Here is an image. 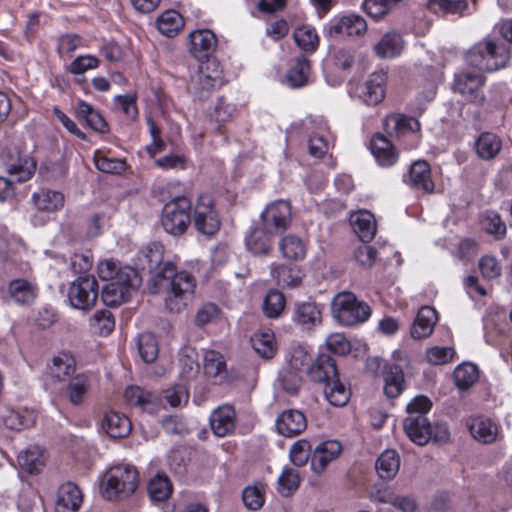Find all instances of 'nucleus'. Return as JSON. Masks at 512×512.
Listing matches in <instances>:
<instances>
[{
    "label": "nucleus",
    "instance_id": "nucleus-1",
    "mask_svg": "<svg viewBox=\"0 0 512 512\" xmlns=\"http://www.w3.org/2000/svg\"><path fill=\"white\" fill-rule=\"evenodd\" d=\"M162 246L152 244L143 251V258L150 270L154 269L150 290L163 297L165 308L172 313H179L186 308L195 290L194 278L185 271L178 272L176 266L162 261Z\"/></svg>",
    "mask_w": 512,
    "mask_h": 512
},
{
    "label": "nucleus",
    "instance_id": "nucleus-2",
    "mask_svg": "<svg viewBox=\"0 0 512 512\" xmlns=\"http://www.w3.org/2000/svg\"><path fill=\"white\" fill-rule=\"evenodd\" d=\"M510 58V49L491 38H484L475 43L465 54L468 65L485 72L505 68Z\"/></svg>",
    "mask_w": 512,
    "mask_h": 512
},
{
    "label": "nucleus",
    "instance_id": "nucleus-3",
    "mask_svg": "<svg viewBox=\"0 0 512 512\" xmlns=\"http://www.w3.org/2000/svg\"><path fill=\"white\" fill-rule=\"evenodd\" d=\"M431 400L418 395L407 405V417L403 421V428L408 438L419 446H423L432 439L433 429L426 414L431 410Z\"/></svg>",
    "mask_w": 512,
    "mask_h": 512
},
{
    "label": "nucleus",
    "instance_id": "nucleus-4",
    "mask_svg": "<svg viewBox=\"0 0 512 512\" xmlns=\"http://www.w3.org/2000/svg\"><path fill=\"white\" fill-rule=\"evenodd\" d=\"M138 472L127 464L111 467L101 482V494L107 500L128 497L137 488Z\"/></svg>",
    "mask_w": 512,
    "mask_h": 512
},
{
    "label": "nucleus",
    "instance_id": "nucleus-5",
    "mask_svg": "<svg viewBox=\"0 0 512 512\" xmlns=\"http://www.w3.org/2000/svg\"><path fill=\"white\" fill-rule=\"evenodd\" d=\"M331 314L342 325L353 326L363 323L371 316V308L349 291L336 294L331 302Z\"/></svg>",
    "mask_w": 512,
    "mask_h": 512
},
{
    "label": "nucleus",
    "instance_id": "nucleus-6",
    "mask_svg": "<svg viewBox=\"0 0 512 512\" xmlns=\"http://www.w3.org/2000/svg\"><path fill=\"white\" fill-rule=\"evenodd\" d=\"M8 178L0 176V200H5L14 195V183L29 180L36 169L34 160L28 155L19 152L9 155L5 161Z\"/></svg>",
    "mask_w": 512,
    "mask_h": 512
},
{
    "label": "nucleus",
    "instance_id": "nucleus-7",
    "mask_svg": "<svg viewBox=\"0 0 512 512\" xmlns=\"http://www.w3.org/2000/svg\"><path fill=\"white\" fill-rule=\"evenodd\" d=\"M191 202L186 197H176L166 203L161 223L164 230L174 236L183 234L191 223Z\"/></svg>",
    "mask_w": 512,
    "mask_h": 512
},
{
    "label": "nucleus",
    "instance_id": "nucleus-8",
    "mask_svg": "<svg viewBox=\"0 0 512 512\" xmlns=\"http://www.w3.org/2000/svg\"><path fill=\"white\" fill-rule=\"evenodd\" d=\"M138 273L135 269L125 266L118 280L108 281L102 288V301L106 306H117L129 298L130 291L139 285Z\"/></svg>",
    "mask_w": 512,
    "mask_h": 512
},
{
    "label": "nucleus",
    "instance_id": "nucleus-9",
    "mask_svg": "<svg viewBox=\"0 0 512 512\" xmlns=\"http://www.w3.org/2000/svg\"><path fill=\"white\" fill-rule=\"evenodd\" d=\"M98 290V282L94 277H78L70 284L68 289L69 303L75 309L90 310L96 304Z\"/></svg>",
    "mask_w": 512,
    "mask_h": 512
},
{
    "label": "nucleus",
    "instance_id": "nucleus-10",
    "mask_svg": "<svg viewBox=\"0 0 512 512\" xmlns=\"http://www.w3.org/2000/svg\"><path fill=\"white\" fill-rule=\"evenodd\" d=\"M291 205L285 200H276L266 206L260 215L265 231L278 235L288 229L291 223Z\"/></svg>",
    "mask_w": 512,
    "mask_h": 512
},
{
    "label": "nucleus",
    "instance_id": "nucleus-11",
    "mask_svg": "<svg viewBox=\"0 0 512 512\" xmlns=\"http://www.w3.org/2000/svg\"><path fill=\"white\" fill-rule=\"evenodd\" d=\"M194 225L205 235H214L220 228L218 213L214 201L208 194L200 195L194 209Z\"/></svg>",
    "mask_w": 512,
    "mask_h": 512
},
{
    "label": "nucleus",
    "instance_id": "nucleus-12",
    "mask_svg": "<svg viewBox=\"0 0 512 512\" xmlns=\"http://www.w3.org/2000/svg\"><path fill=\"white\" fill-rule=\"evenodd\" d=\"M485 77L476 72H460L455 75L454 90L460 93L467 101L475 104H483L485 96L482 87Z\"/></svg>",
    "mask_w": 512,
    "mask_h": 512
},
{
    "label": "nucleus",
    "instance_id": "nucleus-13",
    "mask_svg": "<svg viewBox=\"0 0 512 512\" xmlns=\"http://www.w3.org/2000/svg\"><path fill=\"white\" fill-rule=\"evenodd\" d=\"M367 29L363 17L355 14L345 15L330 22L327 33L331 37L359 36Z\"/></svg>",
    "mask_w": 512,
    "mask_h": 512
},
{
    "label": "nucleus",
    "instance_id": "nucleus-14",
    "mask_svg": "<svg viewBox=\"0 0 512 512\" xmlns=\"http://www.w3.org/2000/svg\"><path fill=\"white\" fill-rule=\"evenodd\" d=\"M277 432L284 437H296L307 427V419L303 412L288 409L278 415L275 421Z\"/></svg>",
    "mask_w": 512,
    "mask_h": 512
},
{
    "label": "nucleus",
    "instance_id": "nucleus-15",
    "mask_svg": "<svg viewBox=\"0 0 512 512\" xmlns=\"http://www.w3.org/2000/svg\"><path fill=\"white\" fill-rule=\"evenodd\" d=\"M216 45V36L208 29L196 30L189 35V52L200 61L207 60L215 51Z\"/></svg>",
    "mask_w": 512,
    "mask_h": 512
},
{
    "label": "nucleus",
    "instance_id": "nucleus-16",
    "mask_svg": "<svg viewBox=\"0 0 512 512\" xmlns=\"http://www.w3.org/2000/svg\"><path fill=\"white\" fill-rule=\"evenodd\" d=\"M292 321L302 331H310L321 323V309L314 302L296 303L293 310Z\"/></svg>",
    "mask_w": 512,
    "mask_h": 512
},
{
    "label": "nucleus",
    "instance_id": "nucleus-17",
    "mask_svg": "<svg viewBox=\"0 0 512 512\" xmlns=\"http://www.w3.org/2000/svg\"><path fill=\"white\" fill-rule=\"evenodd\" d=\"M341 452V445L334 440L319 443L311 454V469L316 474L323 473L328 464L335 460Z\"/></svg>",
    "mask_w": 512,
    "mask_h": 512
},
{
    "label": "nucleus",
    "instance_id": "nucleus-18",
    "mask_svg": "<svg viewBox=\"0 0 512 512\" xmlns=\"http://www.w3.org/2000/svg\"><path fill=\"white\" fill-rule=\"evenodd\" d=\"M209 64L192 77L189 89L200 99L208 97L209 93L222 85L221 72L216 71L213 75L208 72Z\"/></svg>",
    "mask_w": 512,
    "mask_h": 512
},
{
    "label": "nucleus",
    "instance_id": "nucleus-19",
    "mask_svg": "<svg viewBox=\"0 0 512 512\" xmlns=\"http://www.w3.org/2000/svg\"><path fill=\"white\" fill-rule=\"evenodd\" d=\"M387 75L385 72H374L361 88L360 98L367 105H377L385 97Z\"/></svg>",
    "mask_w": 512,
    "mask_h": 512
},
{
    "label": "nucleus",
    "instance_id": "nucleus-20",
    "mask_svg": "<svg viewBox=\"0 0 512 512\" xmlns=\"http://www.w3.org/2000/svg\"><path fill=\"white\" fill-rule=\"evenodd\" d=\"M307 374L312 381L325 384L338 375L335 360L329 354H320L311 362Z\"/></svg>",
    "mask_w": 512,
    "mask_h": 512
},
{
    "label": "nucleus",
    "instance_id": "nucleus-21",
    "mask_svg": "<svg viewBox=\"0 0 512 512\" xmlns=\"http://www.w3.org/2000/svg\"><path fill=\"white\" fill-rule=\"evenodd\" d=\"M83 501L79 487L73 482L63 483L58 489L56 509L58 512H76Z\"/></svg>",
    "mask_w": 512,
    "mask_h": 512
},
{
    "label": "nucleus",
    "instance_id": "nucleus-22",
    "mask_svg": "<svg viewBox=\"0 0 512 512\" xmlns=\"http://www.w3.org/2000/svg\"><path fill=\"white\" fill-rule=\"evenodd\" d=\"M235 410L232 406L226 404L218 407L210 416V426L213 433L219 437H224L232 433L235 429Z\"/></svg>",
    "mask_w": 512,
    "mask_h": 512
},
{
    "label": "nucleus",
    "instance_id": "nucleus-23",
    "mask_svg": "<svg viewBox=\"0 0 512 512\" xmlns=\"http://www.w3.org/2000/svg\"><path fill=\"white\" fill-rule=\"evenodd\" d=\"M31 201L36 210L52 213L63 207L64 195L57 190L41 188L32 194Z\"/></svg>",
    "mask_w": 512,
    "mask_h": 512
},
{
    "label": "nucleus",
    "instance_id": "nucleus-24",
    "mask_svg": "<svg viewBox=\"0 0 512 512\" xmlns=\"http://www.w3.org/2000/svg\"><path fill=\"white\" fill-rule=\"evenodd\" d=\"M410 186L426 193L434 191L430 166L426 161H415L411 166L406 180Z\"/></svg>",
    "mask_w": 512,
    "mask_h": 512
},
{
    "label": "nucleus",
    "instance_id": "nucleus-25",
    "mask_svg": "<svg viewBox=\"0 0 512 512\" xmlns=\"http://www.w3.org/2000/svg\"><path fill=\"white\" fill-rule=\"evenodd\" d=\"M350 223L362 242L371 241L376 234V221L369 211L362 210L351 214Z\"/></svg>",
    "mask_w": 512,
    "mask_h": 512
},
{
    "label": "nucleus",
    "instance_id": "nucleus-26",
    "mask_svg": "<svg viewBox=\"0 0 512 512\" xmlns=\"http://www.w3.org/2000/svg\"><path fill=\"white\" fill-rule=\"evenodd\" d=\"M437 322V312L429 306L422 307L411 327V336L414 339H423L431 335Z\"/></svg>",
    "mask_w": 512,
    "mask_h": 512
},
{
    "label": "nucleus",
    "instance_id": "nucleus-27",
    "mask_svg": "<svg viewBox=\"0 0 512 512\" xmlns=\"http://www.w3.org/2000/svg\"><path fill=\"white\" fill-rule=\"evenodd\" d=\"M102 428L111 438H123L131 432L132 424L126 415L110 411L103 418Z\"/></svg>",
    "mask_w": 512,
    "mask_h": 512
},
{
    "label": "nucleus",
    "instance_id": "nucleus-28",
    "mask_svg": "<svg viewBox=\"0 0 512 512\" xmlns=\"http://www.w3.org/2000/svg\"><path fill=\"white\" fill-rule=\"evenodd\" d=\"M467 427L473 438L483 444H490L497 439L498 427L488 418H473L467 424Z\"/></svg>",
    "mask_w": 512,
    "mask_h": 512
},
{
    "label": "nucleus",
    "instance_id": "nucleus-29",
    "mask_svg": "<svg viewBox=\"0 0 512 512\" xmlns=\"http://www.w3.org/2000/svg\"><path fill=\"white\" fill-rule=\"evenodd\" d=\"M371 152L377 162L384 167L392 166L398 158L390 140L382 134H376L371 140Z\"/></svg>",
    "mask_w": 512,
    "mask_h": 512
},
{
    "label": "nucleus",
    "instance_id": "nucleus-30",
    "mask_svg": "<svg viewBox=\"0 0 512 512\" xmlns=\"http://www.w3.org/2000/svg\"><path fill=\"white\" fill-rule=\"evenodd\" d=\"M75 371V360L69 354H59L53 357L52 362L47 367V377L52 382L64 381Z\"/></svg>",
    "mask_w": 512,
    "mask_h": 512
},
{
    "label": "nucleus",
    "instance_id": "nucleus-31",
    "mask_svg": "<svg viewBox=\"0 0 512 512\" xmlns=\"http://www.w3.org/2000/svg\"><path fill=\"white\" fill-rule=\"evenodd\" d=\"M10 298L18 305H31L36 298L37 289L29 281L18 278L12 280L8 285Z\"/></svg>",
    "mask_w": 512,
    "mask_h": 512
},
{
    "label": "nucleus",
    "instance_id": "nucleus-32",
    "mask_svg": "<svg viewBox=\"0 0 512 512\" xmlns=\"http://www.w3.org/2000/svg\"><path fill=\"white\" fill-rule=\"evenodd\" d=\"M204 372L214 379L215 383H222L227 377L226 362L221 353L215 350L204 352Z\"/></svg>",
    "mask_w": 512,
    "mask_h": 512
},
{
    "label": "nucleus",
    "instance_id": "nucleus-33",
    "mask_svg": "<svg viewBox=\"0 0 512 512\" xmlns=\"http://www.w3.org/2000/svg\"><path fill=\"white\" fill-rule=\"evenodd\" d=\"M78 119L83 120L94 131L99 133L108 132V124L103 116L92 105L85 101H79L75 108Z\"/></svg>",
    "mask_w": 512,
    "mask_h": 512
},
{
    "label": "nucleus",
    "instance_id": "nucleus-34",
    "mask_svg": "<svg viewBox=\"0 0 512 512\" xmlns=\"http://www.w3.org/2000/svg\"><path fill=\"white\" fill-rule=\"evenodd\" d=\"M384 393L389 398H396L403 392L404 373L400 366L387 364L383 371Z\"/></svg>",
    "mask_w": 512,
    "mask_h": 512
},
{
    "label": "nucleus",
    "instance_id": "nucleus-35",
    "mask_svg": "<svg viewBox=\"0 0 512 512\" xmlns=\"http://www.w3.org/2000/svg\"><path fill=\"white\" fill-rule=\"evenodd\" d=\"M403 47L402 36L396 32H388L375 45L374 51L381 58H394L400 55Z\"/></svg>",
    "mask_w": 512,
    "mask_h": 512
},
{
    "label": "nucleus",
    "instance_id": "nucleus-36",
    "mask_svg": "<svg viewBox=\"0 0 512 512\" xmlns=\"http://www.w3.org/2000/svg\"><path fill=\"white\" fill-rule=\"evenodd\" d=\"M274 235L266 232L263 226L255 228L245 240L246 247L254 255H267L271 251V237Z\"/></svg>",
    "mask_w": 512,
    "mask_h": 512
},
{
    "label": "nucleus",
    "instance_id": "nucleus-37",
    "mask_svg": "<svg viewBox=\"0 0 512 512\" xmlns=\"http://www.w3.org/2000/svg\"><path fill=\"white\" fill-rule=\"evenodd\" d=\"M476 153L483 160L494 159L502 148L501 139L489 132L482 133L475 142Z\"/></svg>",
    "mask_w": 512,
    "mask_h": 512
},
{
    "label": "nucleus",
    "instance_id": "nucleus-38",
    "mask_svg": "<svg viewBox=\"0 0 512 512\" xmlns=\"http://www.w3.org/2000/svg\"><path fill=\"white\" fill-rule=\"evenodd\" d=\"M255 352L264 359H271L277 351L275 335L271 330L259 331L251 337Z\"/></svg>",
    "mask_w": 512,
    "mask_h": 512
},
{
    "label": "nucleus",
    "instance_id": "nucleus-39",
    "mask_svg": "<svg viewBox=\"0 0 512 512\" xmlns=\"http://www.w3.org/2000/svg\"><path fill=\"white\" fill-rule=\"evenodd\" d=\"M385 125L388 134L397 136L415 133L420 129L417 119L405 115H390L386 118Z\"/></svg>",
    "mask_w": 512,
    "mask_h": 512
},
{
    "label": "nucleus",
    "instance_id": "nucleus-40",
    "mask_svg": "<svg viewBox=\"0 0 512 512\" xmlns=\"http://www.w3.org/2000/svg\"><path fill=\"white\" fill-rule=\"evenodd\" d=\"M400 468V457L395 450H385L376 461V471L382 479H392Z\"/></svg>",
    "mask_w": 512,
    "mask_h": 512
},
{
    "label": "nucleus",
    "instance_id": "nucleus-41",
    "mask_svg": "<svg viewBox=\"0 0 512 512\" xmlns=\"http://www.w3.org/2000/svg\"><path fill=\"white\" fill-rule=\"evenodd\" d=\"M427 8L434 14L462 16L468 9L467 0H428Z\"/></svg>",
    "mask_w": 512,
    "mask_h": 512
},
{
    "label": "nucleus",
    "instance_id": "nucleus-42",
    "mask_svg": "<svg viewBox=\"0 0 512 512\" xmlns=\"http://www.w3.org/2000/svg\"><path fill=\"white\" fill-rule=\"evenodd\" d=\"M17 460L18 464L29 473H38L45 464L43 451L38 446L21 451Z\"/></svg>",
    "mask_w": 512,
    "mask_h": 512
},
{
    "label": "nucleus",
    "instance_id": "nucleus-43",
    "mask_svg": "<svg viewBox=\"0 0 512 512\" xmlns=\"http://www.w3.org/2000/svg\"><path fill=\"white\" fill-rule=\"evenodd\" d=\"M90 380L85 374L73 377L66 388V395L73 405H80L90 390Z\"/></svg>",
    "mask_w": 512,
    "mask_h": 512
},
{
    "label": "nucleus",
    "instance_id": "nucleus-44",
    "mask_svg": "<svg viewBox=\"0 0 512 512\" xmlns=\"http://www.w3.org/2000/svg\"><path fill=\"white\" fill-rule=\"evenodd\" d=\"M184 25L182 16L175 10L162 13L157 19L159 32L167 37H174Z\"/></svg>",
    "mask_w": 512,
    "mask_h": 512
},
{
    "label": "nucleus",
    "instance_id": "nucleus-45",
    "mask_svg": "<svg viewBox=\"0 0 512 512\" xmlns=\"http://www.w3.org/2000/svg\"><path fill=\"white\" fill-rule=\"evenodd\" d=\"M324 395L330 404L344 406L350 399V391L342 384L337 377L324 384Z\"/></svg>",
    "mask_w": 512,
    "mask_h": 512
},
{
    "label": "nucleus",
    "instance_id": "nucleus-46",
    "mask_svg": "<svg viewBox=\"0 0 512 512\" xmlns=\"http://www.w3.org/2000/svg\"><path fill=\"white\" fill-rule=\"evenodd\" d=\"M279 250L287 260L298 261L305 257L306 249L303 241L295 235H287L281 239Z\"/></svg>",
    "mask_w": 512,
    "mask_h": 512
},
{
    "label": "nucleus",
    "instance_id": "nucleus-47",
    "mask_svg": "<svg viewBox=\"0 0 512 512\" xmlns=\"http://www.w3.org/2000/svg\"><path fill=\"white\" fill-rule=\"evenodd\" d=\"M309 73V60L304 55H300L296 58L295 64L289 69L287 81L294 88L303 87L308 82Z\"/></svg>",
    "mask_w": 512,
    "mask_h": 512
},
{
    "label": "nucleus",
    "instance_id": "nucleus-48",
    "mask_svg": "<svg viewBox=\"0 0 512 512\" xmlns=\"http://www.w3.org/2000/svg\"><path fill=\"white\" fill-rule=\"evenodd\" d=\"M405 0H364L363 8L372 18L379 19L403 5Z\"/></svg>",
    "mask_w": 512,
    "mask_h": 512
},
{
    "label": "nucleus",
    "instance_id": "nucleus-49",
    "mask_svg": "<svg viewBox=\"0 0 512 512\" xmlns=\"http://www.w3.org/2000/svg\"><path fill=\"white\" fill-rule=\"evenodd\" d=\"M172 484L164 474H157L148 483V493L153 501L162 502L172 494Z\"/></svg>",
    "mask_w": 512,
    "mask_h": 512
},
{
    "label": "nucleus",
    "instance_id": "nucleus-50",
    "mask_svg": "<svg viewBox=\"0 0 512 512\" xmlns=\"http://www.w3.org/2000/svg\"><path fill=\"white\" fill-rule=\"evenodd\" d=\"M478 368L472 363L459 365L453 373L455 385L460 390L470 388L478 380Z\"/></svg>",
    "mask_w": 512,
    "mask_h": 512
},
{
    "label": "nucleus",
    "instance_id": "nucleus-51",
    "mask_svg": "<svg viewBox=\"0 0 512 512\" xmlns=\"http://www.w3.org/2000/svg\"><path fill=\"white\" fill-rule=\"evenodd\" d=\"M0 421L8 429L17 431L30 427L34 423L30 414L24 415L20 411L10 408H6L2 414H0Z\"/></svg>",
    "mask_w": 512,
    "mask_h": 512
},
{
    "label": "nucleus",
    "instance_id": "nucleus-52",
    "mask_svg": "<svg viewBox=\"0 0 512 512\" xmlns=\"http://www.w3.org/2000/svg\"><path fill=\"white\" fill-rule=\"evenodd\" d=\"M137 347L142 360L145 363H152L158 357V342L156 337L149 332H145L139 335L137 341Z\"/></svg>",
    "mask_w": 512,
    "mask_h": 512
},
{
    "label": "nucleus",
    "instance_id": "nucleus-53",
    "mask_svg": "<svg viewBox=\"0 0 512 512\" xmlns=\"http://www.w3.org/2000/svg\"><path fill=\"white\" fill-rule=\"evenodd\" d=\"M94 163L96 168L104 173L121 174L126 170V162L123 159L108 157L99 150L94 153Z\"/></svg>",
    "mask_w": 512,
    "mask_h": 512
},
{
    "label": "nucleus",
    "instance_id": "nucleus-54",
    "mask_svg": "<svg viewBox=\"0 0 512 512\" xmlns=\"http://www.w3.org/2000/svg\"><path fill=\"white\" fill-rule=\"evenodd\" d=\"M271 275L278 285L296 287L300 284L301 278L295 268L286 265H271Z\"/></svg>",
    "mask_w": 512,
    "mask_h": 512
},
{
    "label": "nucleus",
    "instance_id": "nucleus-55",
    "mask_svg": "<svg viewBox=\"0 0 512 512\" xmlns=\"http://www.w3.org/2000/svg\"><path fill=\"white\" fill-rule=\"evenodd\" d=\"M296 44L304 51L313 52L319 44V37L316 30L311 26H301L294 32Z\"/></svg>",
    "mask_w": 512,
    "mask_h": 512
},
{
    "label": "nucleus",
    "instance_id": "nucleus-56",
    "mask_svg": "<svg viewBox=\"0 0 512 512\" xmlns=\"http://www.w3.org/2000/svg\"><path fill=\"white\" fill-rule=\"evenodd\" d=\"M90 326L99 335L110 334L115 326L113 314L109 310L96 311L90 319Z\"/></svg>",
    "mask_w": 512,
    "mask_h": 512
},
{
    "label": "nucleus",
    "instance_id": "nucleus-57",
    "mask_svg": "<svg viewBox=\"0 0 512 512\" xmlns=\"http://www.w3.org/2000/svg\"><path fill=\"white\" fill-rule=\"evenodd\" d=\"M285 307V297L278 290H270L263 302V311L269 318L278 317Z\"/></svg>",
    "mask_w": 512,
    "mask_h": 512
},
{
    "label": "nucleus",
    "instance_id": "nucleus-58",
    "mask_svg": "<svg viewBox=\"0 0 512 512\" xmlns=\"http://www.w3.org/2000/svg\"><path fill=\"white\" fill-rule=\"evenodd\" d=\"M371 499L375 502L391 503L394 507L402 512H414L416 510V502L413 498L406 496H397L393 499L388 497L386 492L378 491L372 494Z\"/></svg>",
    "mask_w": 512,
    "mask_h": 512
},
{
    "label": "nucleus",
    "instance_id": "nucleus-59",
    "mask_svg": "<svg viewBox=\"0 0 512 512\" xmlns=\"http://www.w3.org/2000/svg\"><path fill=\"white\" fill-rule=\"evenodd\" d=\"M300 477L296 470L285 468L278 478V491L283 496H289L297 490Z\"/></svg>",
    "mask_w": 512,
    "mask_h": 512
},
{
    "label": "nucleus",
    "instance_id": "nucleus-60",
    "mask_svg": "<svg viewBox=\"0 0 512 512\" xmlns=\"http://www.w3.org/2000/svg\"><path fill=\"white\" fill-rule=\"evenodd\" d=\"M244 505L250 510H258L264 503V485L261 483L248 486L243 490Z\"/></svg>",
    "mask_w": 512,
    "mask_h": 512
},
{
    "label": "nucleus",
    "instance_id": "nucleus-61",
    "mask_svg": "<svg viewBox=\"0 0 512 512\" xmlns=\"http://www.w3.org/2000/svg\"><path fill=\"white\" fill-rule=\"evenodd\" d=\"M311 449V444L306 439L296 441L289 451L291 462L298 467L304 466L311 457Z\"/></svg>",
    "mask_w": 512,
    "mask_h": 512
},
{
    "label": "nucleus",
    "instance_id": "nucleus-62",
    "mask_svg": "<svg viewBox=\"0 0 512 512\" xmlns=\"http://www.w3.org/2000/svg\"><path fill=\"white\" fill-rule=\"evenodd\" d=\"M483 227L489 233L499 239L506 234V224L501 220L500 216L494 212H487L483 217Z\"/></svg>",
    "mask_w": 512,
    "mask_h": 512
},
{
    "label": "nucleus",
    "instance_id": "nucleus-63",
    "mask_svg": "<svg viewBox=\"0 0 512 512\" xmlns=\"http://www.w3.org/2000/svg\"><path fill=\"white\" fill-rule=\"evenodd\" d=\"M220 317V309L213 303H206L198 309L195 315V325L203 327L209 323L216 322Z\"/></svg>",
    "mask_w": 512,
    "mask_h": 512
},
{
    "label": "nucleus",
    "instance_id": "nucleus-64",
    "mask_svg": "<svg viewBox=\"0 0 512 512\" xmlns=\"http://www.w3.org/2000/svg\"><path fill=\"white\" fill-rule=\"evenodd\" d=\"M312 362V358L309 353L306 351L304 347L297 346L292 348L289 358V366L293 373L301 371L306 368L308 371V367Z\"/></svg>",
    "mask_w": 512,
    "mask_h": 512
}]
</instances>
